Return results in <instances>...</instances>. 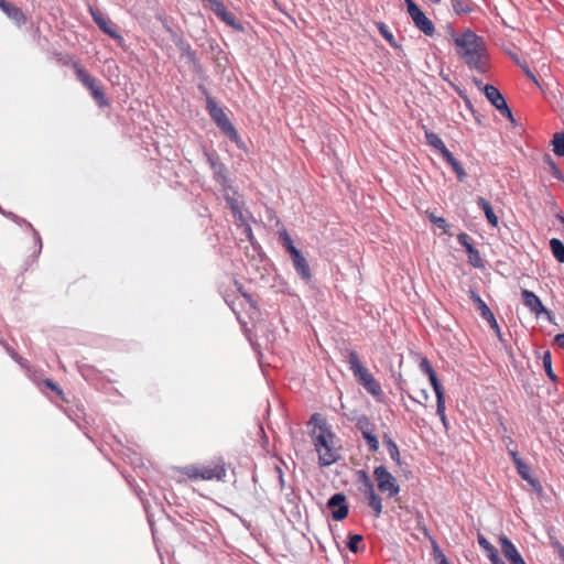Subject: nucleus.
Returning <instances> with one entry per match:
<instances>
[{
    "mask_svg": "<svg viewBox=\"0 0 564 564\" xmlns=\"http://www.w3.org/2000/svg\"><path fill=\"white\" fill-rule=\"evenodd\" d=\"M308 425H313L310 436L318 454V464L330 466L336 463L340 458L334 444L336 435L326 419L319 413H314L308 421Z\"/></svg>",
    "mask_w": 564,
    "mask_h": 564,
    "instance_id": "1",
    "label": "nucleus"
},
{
    "mask_svg": "<svg viewBox=\"0 0 564 564\" xmlns=\"http://www.w3.org/2000/svg\"><path fill=\"white\" fill-rule=\"evenodd\" d=\"M454 43L457 47V54L470 69H476L482 74L487 72V47L481 36L467 29L454 39Z\"/></svg>",
    "mask_w": 564,
    "mask_h": 564,
    "instance_id": "2",
    "label": "nucleus"
},
{
    "mask_svg": "<svg viewBox=\"0 0 564 564\" xmlns=\"http://www.w3.org/2000/svg\"><path fill=\"white\" fill-rule=\"evenodd\" d=\"M346 362L349 370L352 372L356 381L364 387V389L373 397L382 394L380 384L370 373L368 368L361 365L359 356L355 350H348L346 355Z\"/></svg>",
    "mask_w": 564,
    "mask_h": 564,
    "instance_id": "3",
    "label": "nucleus"
},
{
    "mask_svg": "<svg viewBox=\"0 0 564 564\" xmlns=\"http://www.w3.org/2000/svg\"><path fill=\"white\" fill-rule=\"evenodd\" d=\"M199 89L206 96V109L208 115L217 124V127L221 130V132L227 135L232 142L239 143L240 137L237 129L234 127L224 109L217 105L215 99L208 95L207 89L204 86H199Z\"/></svg>",
    "mask_w": 564,
    "mask_h": 564,
    "instance_id": "4",
    "label": "nucleus"
},
{
    "mask_svg": "<svg viewBox=\"0 0 564 564\" xmlns=\"http://www.w3.org/2000/svg\"><path fill=\"white\" fill-rule=\"evenodd\" d=\"M76 77L89 91L99 108L109 106V100L100 85V82L91 76L85 68L76 66Z\"/></svg>",
    "mask_w": 564,
    "mask_h": 564,
    "instance_id": "5",
    "label": "nucleus"
},
{
    "mask_svg": "<svg viewBox=\"0 0 564 564\" xmlns=\"http://www.w3.org/2000/svg\"><path fill=\"white\" fill-rule=\"evenodd\" d=\"M373 477L380 492L387 494L389 498L395 497L400 492V486L392 474L383 466H377L373 470Z\"/></svg>",
    "mask_w": 564,
    "mask_h": 564,
    "instance_id": "6",
    "label": "nucleus"
},
{
    "mask_svg": "<svg viewBox=\"0 0 564 564\" xmlns=\"http://www.w3.org/2000/svg\"><path fill=\"white\" fill-rule=\"evenodd\" d=\"M406 10L412 19L415 28H417L426 36H433L435 34V28L433 22L425 15L420 7L413 0H404Z\"/></svg>",
    "mask_w": 564,
    "mask_h": 564,
    "instance_id": "7",
    "label": "nucleus"
},
{
    "mask_svg": "<svg viewBox=\"0 0 564 564\" xmlns=\"http://www.w3.org/2000/svg\"><path fill=\"white\" fill-rule=\"evenodd\" d=\"M166 31L171 34V39L177 47L181 57L186 58L187 63L194 67H199V59L196 52L192 48L191 44L180 34L175 33L170 26H166Z\"/></svg>",
    "mask_w": 564,
    "mask_h": 564,
    "instance_id": "8",
    "label": "nucleus"
},
{
    "mask_svg": "<svg viewBox=\"0 0 564 564\" xmlns=\"http://www.w3.org/2000/svg\"><path fill=\"white\" fill-rule=\"evenodd\" d=\"M484 94L486 98L490 101V104L505 117H507L510 121H514L511 109L506 102L505 97L501 93L492 85L484 86Z\"/></svg>",
    "mask_w": 564,
    "mask_h": 564,
    "instance_id": "9",
    "label": "nucleus"
},
{
    "mask_svg": "<svg viewBox=\"0 0 564 564\" xmlns=\"http://www.w3.org/2000/svg\"><path fill=\"white\" fill-rule=\"evenodd\" d=\"M326 507L332 511V518L335 521L344 520L349 512L347 498L343 492H336L330 496L327 500Z\"/></svg>",
    "mask_w": 564,
    "mask_h": 564,
    "instance_id": "10",
    "label": "nucleus"
},
{
    "mask_svg": "<svg viewBox=\"0 0 564 564\" xmlns=\"http://www.w3.org/2000/svg\"><path fill=\"white\" fill-rule=\"evenodd\" d=\"M206 160L213 171V176L216 183L224 187V189L230 188L229 180L227 177V169L224 163L218 160L216 153L205 152Z\"/></svg>",
    "mask_w": 564,
    "mask_h": 564,
    "instance_id": "11",
    "label": "nucleus"
},
{
    "mask_svg": "<svg viewBox=\"0 0 564 564\" xmlns=\"http://www.w3.org/2000/svg\"><path fill=\"white\" fill-rule=\"evenodd\" d=\"M457 241L463 248H465V251L467 252L468 256V262L474 268H482V259L480 257L479 251L474 247L471 238L466 232H460L457 236Z\"/></svg>",
    "mask_w": 564,
    "mask_h": 564,
    "instance_id": "12",
    "label": "nucleus"
},
{
    "mask_svg": "<svg viewBox=\"0 0 564 564\" xmlns=\"http://www.w3.org/2000/svg\"><path fill=\"white\" fill-rule=\"evenodd\" d=\"M90 15L98 28L112 39H119L120 35L112 26L111 22L97 9H89Z\"/></svg>",
    "mask_w": 564,
    "mask_h": 564,
    "instance_id": "13",
    "label": "nucleus"
},
{
    "mask_svg": "<svg viewBox=\"0 0 564 564\" xmlns=\"http://www.w3.org/2000/svg\"><path fill=\"white\" fill-rule=\"evenodd\" d=\"M499 541L501 551L510 564H527L514 544L507 536H501Z\"/></svg>",
    "mask_w": 564,
    "mask_h": 564,
    "instance_id": "14",
    "label": "nucleus"
},
{
    "mask_svg": "<svg viewBox=\"0 0 564 564\" xmlns=\"http://www.w3.org/2000/svg\"><path fill=\"white\" fill-rule=\"evenodd\" d=\"M290 258L292 260L296 273L301 276V279L304 280L305 282L311 281V269L307 260L302 254V252L299 250L295 253L291 254Z\"/></svg>",
    "mask_w": 564,
    "mask_h": 564,
    "instance_id": "15",
    "label": "nucleus"
},
{
    "mask_svg": "<svg viewBox=\"0 0 564 564\" xmlns=\"http://www.w3.org/2000/svg\"><path fill=\"white\" fill-rule=\"evenodd\" d=\"M212 9H213L214 13L219 19H221V21H224L226 24H228L229 26H231V28H234V29H236L238 31L242 30V26L239 23H237L235 14L231 13L230 11H228L226 9L225 4L220 0H217L212 6Z\"/></svg>",
    "mask_w": 564,
    "mask_h": 564,
    "instance_id": "16",
    "label": "nucleus"
},
{
    "mask_svg": "<svg viewBox=\"0 0 564 564\" xmlns=\"http://www.w3.org/2000/svg\"><path fill=\"white\" fill-rule=\"evenodd\" d=\"M195 478H200L204 480H224L226 477V469L221 465L216 466H202L199 474H192Z\"/></svg>",
    "mask_w": 564,
    "mask_h": 564,
    "instance_id": "17",
    "label": "nucleus"
},
{
    "mask_svg": "<svg viewBox=\"0 0 564 564\" xmlns=\"http://www.w3.org/2000/svg\"><path fill=\"white\" fill-rule=\"evenodd\" d=\"M523 304L530 308L532 313L535 315H540L541 313H549L547 310L542 304L539 296H536L532 291L522 290L521 292Z\"/></svg>",
    "mask_w": 564,
    "mask_h": 564,
    "instance_id": "18",
    "label": "nucleus"
},
{
    "mask_svg": "<svg viewBox=\"0 0 564 564\" xmlns=\"http://www.w3.org/2000/svg\"><path fill=\"white\" fill-rule=\"evenodd\" d=\"M514 466H516L518 474L520 475V477L523 480L528 481V484L535 491H538V492L542 491L541 482L531 475V467L524 460H521V462L516 460Z\"/></svg>",
    "mask_w": 564,
    "mask_h": 564,
    "instance_id": "19",
    "label": "nucleus"
},
{
    "mask_svg": "<svg viewBox=\"0 0 564 564\" xmlns=\"http://www.w3.org/2000/svg\"><path fill=\"white\" fill-rule=\"evenodd\" d=\"M449 2L456 15L470 14L478 10V6L473 0H449Z\"/></svg>",
    "mask_w": 564,
    "mask_h": 564,
    "instance_id": "20",
    "label": "nucleus"
},
{
    "mask_svg": "<svg viewBox=\"0 0 564 564\" xmlns=\"http://www.w3.org/2000/svg\"><path fill=\"white\" fill-rule=\"evenodd\" d=\"M478 544L486 551L491 564H506L499 556L498 550L482 535L478 534Z\"/></svg>",
    "mask_w": 564,
    "mask_h": 564,
    "instance_id": "21",
    "label": "nucleus"
},
{
    "mask_svg": "<svg viewBox=\"0 0 564 564\" xmlns=\"http://www.w3.org/2000/svg\"><path fill=\"white\" fill-rule=\"evenodd\" d=\"M469 297L470 300L475 303L477 310L479 311L480 313V316L485 319V321H492L495 322V315L494 313L491 312V310L488 307V305L482 301V299L479 296V294L474 291V290H469Z\"/></svg>",
    "mask_w": 564,
    "mask_h": 564,
    "instance_id": "22",
    "label": "nucleus"
},
{
    "mask_svg": "<svg viewBox=\"0 0 564 564\" xmlns=\"http://www.w3.org/2000/svg\"><path fill=\"white\" fill-rule=\"evenodd\" d=\"M0 8L18 25L25 23L26 18H25L24 13L15 4L4 0V2L0 6Z\"/></svg>",
    "mask_w": 564,
    "mask_h": 564,
    "instance_id": "23",
    "label": "nucleus"
},
{
    "mask_svg": "<svg viewBox=\"0 0 564 564\" xmlns=\"http://www.w3.org/2000/svg\"><path fill=\"white\" fill-rule=\"evenodd\" d=\"M442 156L452 166L453 171L457 175L458 181L463 182L466 178L467 174L460 162L454 158V155L448 149H444Z\"/></svg>",
    "mask_w": 564,
    "mask_h": 564,
    "instance_id": "24",
    "label": "nucleus"
},
{
    "mask_svg": "<svg viewBox=\"0 0 564 564\" xmlns=\"http://www.w3.org/2000/svg\"><path fill=\"white\" fill-rule=\"evenodd\" d=\"M476 203H477V206L485 213V216H486L488 223L492 227H497L498 226V217L496 216L491 204L486 198H484L481 196H479L477 198Z\"/></svg>",
    "mask_w": 564,
    "mask_h": 564,
    "instance_id": "25",
    "label": "nucleus"
},
{
    "mask_svg": "<svg viewBox=\"0 0 564 564\" xmlns=\"http://www.w3.org/2000/svg\"><path fill=\"white\" fill-rule=\"evenodd\" d=\"M369 507L375 511V516L379 517L382 512V499L376 494L375 489L365 492Z\"/></svg>",
    "mask_w": 564,
    "mask_h": 564,
    "instance_id": "26",
    "label": "nucleus"
},
{
    "mask_svg": "<svg viewBox=\"0 0 564 564\" xmlns=\"http://www.w3.org/2000/svg\"><path fill=\"white\" fill-rule=\"evenodd\" d=\"M423 531L424 534L431 539L434 560L437 561L438 564H449L447 557L438 546L437 542L430 535L429 530L424 528Z\"/></svg>",
    "mask_w": 564,
    "mask_h": 564,
    "instance_id": "27",
    "label": "nucleus"
},
{
    "mask_svg": "<svg viewBox=\"0 0 564 564\" xmlns=\"http://www.w3.org/2000/svg\"><path fill=\"white\" fill-rule=\"evenodd\" d=\"M549 245L553 257L560 263H564V243L557 238H552Z\"/></svg>",
    "mask_w": 564,
    "mask_h": 564,
    "instance_id": "28",
    "label": "nucleus"
},
{
    "mask_svg": "<svg viewBox=\"0 0 564 564\" xmlns=\"http://www.w3.org/2000/svg\"><path fill=\"white\" fill-rule=\"evenodd\" d=\"M279 241L285 248L290 256L299 251V249L294 246L292 238L290 237L289 232L285 229L279 232Z\"/></svg>",
    "mask_w": 564,
    "mask_h": 564,
    "instance_id": "29",
    "label": "nucleus"
},
{
    "mask_svg": "<svg viewBox=\"0 0 564 564\" xmlns=\"http://www.w3.org/2000/svg\"><path fill=\"white\" fill-rule=\"evenodd\" d=\"M225 200H226L228 207L232 210L237 220L243 223L245 219H243V215L240 210V204H239L238 199L230 196L229 194H225Z\"/></svg>",
    "mask_w": 564,
    "mask_h": 564,
    "instance_id": "30",
    "label": "nucleus"
},
{
    "mask_svg": "<svg viewBox=\"0 0 564 564\" xmlns=\"http://www.w3.org/2000/svg\"><path fill=\"white\" fill-rule=\"evenodd\" d=\"M542 365L549 379L553 382H556L557 377L552 369V356L549 350L544 351L542 356Z\"/></svg>",
    "mask_w": 564,
    "mask_h": 564,
    "instance_id": "31",
    "label": "nucleus"
},
{
    "mask_svg": "<svg viewBox=\"0 0 564 564\" xmlns=\"http://www.w3.org/2000/svg\"><path fill=\"white\" fill-rule=\"evenodd\" d=\"M426 142L429 145L435 148L443 154L444 149H447L443 140L434 132H425Z\"/></svg>",
    "mask_w": 564,
    "mask_h": 564,
    "instance_id": "32",
    "label": "nucleus"
},
{
    "mask_svg": "<svg viewBox=\"0 0 564 564\" xmlns=\"http://www.w3.org/2000/svg\"><path fill=\"white\" fill-rule=\"evenodd\" d=\"M378 31L382 35V37L393 47L398 48L399 45L392 34V32L388 29V26L383 22L376 23Z\"/></svg>",
    "mask_w": 564,
    "mask_h": 564,
    "instance_id": "33",
    "label": "nucleus"
},
{
    "mask_svg": "<svg viewBox=\"0 0 564 564\" xmlns=\"http://www.w3.org/2000/svg\"><path fill=\"white\" fill-rule=\"evenodd\" d=\"M364 540V536L361 534L349 532L347 535V547L352 553L359 552V543Z\"/></svg>",
    "mask_w": 564,
    "mask_h": 564,
    "instance_id": "34",
    "label": "nucleus"
},
{
    "mask_svg": "<svg viewBox=\"0 0 564 564\" xmlns=\"http://www.w3.org/2000/svg\"><path fill=\"white\" fill-rule=\"evenodd\" d=\"M356 429L364 434V432L375 431V424L367 415H360L356 421Z\"/></svg>",
    "mask_w": 564,
    "mask_h": 564,
    "instance_id": "35",
    "label": "nucleus"
},
{
    "mask_svg": "<svg viewBox=\"0 0 564 564\" xmlns=\"http://www.w3.org/2000/svg\"><path fill=\"white\" fill-rule=\"evenodd\" d=\"M8 217L11 218L18 225H25L28 228H30L34 234L35 241L39 243L40 248L42 247V240H41L39 232L32 227V225L29 221L17 216L15 214H13L11 212L8 213Z\"/></svg>",
    "mask_w": 564,
    "mask_h": 564,
    "instance_id": "36",
    "label": "nucleus"
},
{
    "mask_svg": "<svg viewBox=\"0 0 564 564\" xmlns=\"http://www.w3.org/2000/svg\"><path fill=\"white\" fill-rule=\"evenodd\" d=\"M553 152L555 155L563 158L564 156V134L556 132L553 135Z\"/></svg>",
    "mask_w": 564,
    "mask_h": 564,
    "instance_id": "37",
    "label": "nucleus"
},
{
    "mask_svg": "<svg viewBox=\"0 0 564 564\" xmlns=\"http://www.w3.org/2000/svg\"><path fill=\"white\" fill-rule=\"evenodd\" d=\"M361 435L365 438V441L368 445V449L370 452L375 453L379 449V441H378L377 436L375 435V431L364 432V434H361Z\"/></svg>",
    "mask_w": 564,
    "mask_h": 564,
    "instance_id": "38",
    "label": "nucleus"
},
{
    "mask_svg": "<svg viewBox=\"0 0 564 564\" xmlns=\"http://www.w3.org/2000/svg\"><path fill=\"white\" fill-rule=\"evenodd\" d=\"M545 162L549 164L550 173L552 174V176L557 181H564V176L561 170L557 167V165L554 163L550 155H546Z\"/></svg>",
    "mask_w": 564,
    "mask_h": 564,
    "instance_id": "39",
    "label": "nucleus"
},
{
    "mask_svg": "<svg viewBox=\"0 0 564 564\" xmlns=\"http://www.w3.org/2000/svg\"><path fill=\"white\" fill-rule=\"evenodd\" d=\"M388 453L393 462H395L398 465H400V451L394 441L388 442L387 446Z\"/></svg>",
    "mask_w": 564,
    "mask_h": 564,
    "instance_id": "40",
    "label": "nucleus"
},
{
    "mask_svg": "<svg viewBox=\"0 0 564 564\" xmlns=\"http://www.w3.org/2000/svg\"><path fill=\"white\" fill-rule=\"evenodd\" d=\"M429 218H430V221L433 225H435L436 227L443 229V231L445 234L448 232L449 226H448L447 221L443 217H438V216H435L434 214H431L429 216Z\"/></svg>",
    "mask_w": 564,
    "mask_h": 564,
    "instance_id": "41",
    "label": "nucleus"
},
{
    "mask_svg": "<svg viewBox=\"0 0 564 564\" xmlns=\"http://www.w3.org/2000/svg\"><path fill=\"white\" fill-rule=\"evenodd\" d=\"M513 61L517 63V65L519 67L522 68V70L524 72V74L530 78L532 79L535 84H538V80L534 76V74L531 72V69L529 68L527 62H521L516 55L512 56Z\"/></svg>",
    "mask_w": 564,
    "mask_h": 564,
    "instance_id": "42",
    "label": "nucleus"
},
{
    "mask_svg": "<svg viewBox=\"0 0 564 564\" xmlns=\"http://www.w3.org/2000/svg\"><path fill=\"white\" fill-rule=\"evenodd\" d=\"M359 479L362 482V485L365 486V492H368L371 489H375L370 477L368 476V474L365 470L359 471Z\"/></svg>",
    "mask_w": 564,
    "mask_h": 564,
    "instance_id": "43",
    "label": "nucleus"
},
{
    "mask_svg": "<svg viewBox=\"0 0 564 564\" xmlns=\"http://www.w3.org/2000/svg\"><path fill=\"white\" fill-rule=\"evenodd\" d=\"M419 367L420 370L424 372L426 376L435 371L427 358H422Z\"/></svg>",
    "mask_w": 564,
    "mask_h": 564,
    "instance_id": "44",
    "label": "nucleus"
},
{
    "mask_svg": "<svg viewBox=\"0 0 564 564\" xmlns=\"http://www.w3.org/2000/svg\"><path fill=\"white\" fill-rule=\"evenodd\" d=\"M432 388L435 392L436 400L445 399V392H444V389H443V386L441 384V382L433 384Z\"/></svg>",
    "mask_w": 564,
    "mask_h": 564,
    "instance_id": "45",
    "label": "nucleus"
},
{
    "mask_svg": "<svg viewBox=\"0 0 564 564\" xmlns=\"http://www.w3.org/2000/svg\"><path fill=\"white\" fill-rule=\"evenodd\" d=\"M436 414L438 416L445 415V399L436 400Z\"/></svg>",
    "mask_w": 564,
    "mask_h": 564,
    "instance_id": "46",
    "label": "nucleus"
},
{
    "mask_svg": "<svg viewBox=\"0 0 564 564\" xmlns=\"http://www.w3.org/2000/svg\"><path fill=\"white\" fill-rule=\"evenodd\" d=\"M45 386L47 388H50L51 390L55 391L57 394H62V390L59 389V387L51 379H46L45 381Z\"/></svg>",
    "mask_w": 564,
    "mask_h": 564,
    "instance_id": "47",
    "label": "nucleus"
},
{
    "mask_svg": "<svg viewBox=\"0 0 564 564\" xmlns=\"http://www.w3.org/2000/svg\"><path fill=\"white\" fill-rule=\"evenodd\" d=\"M199 470H200V467L198 466H188L186 468V475L191 478V479H196L194 476H192V474H199Z\"/></svg>",
    "mask_w": 564,
    "mask_h": 564,
    "instance_id": "48",
    "label": "nucleus"
},
{
    "mask_svg": "<svg viewBox=\"0 0 564 564\" xmlns=\"http://www.w3.org/2000/svg\"><path fill=\"white\" fill-rule=\"evenodd\" d=\"M554 341L558 345V347L564 349V333L555 335Z\"/></svg>",
    "mask_w": 564,
    "mask_h": 564,
    "instance_id": "49",
    "label": "nucleus"
},
{
    "mask_svg": "<svg viewBox=\"0 0 564 564\" xmlns=\"http://www.w3.org/2000/svg\"><path fill=\"white\" fill-rule=\"evenodd\" d=\"M509 454H510V456H511V458H512V463H513L514 465H516V460H518V462L523 460V459L519 456V454H518V452H517V451H510V452H509Z\"/></svg>",
    "mask_w": 564,
    "mask_h": 564,
    "instance_id": "50",
    "label": "nucleus"
},
{
    "mask_svg": "<svg viewBox=\"0 0 564 564\" xmlns=\"http://www.w3.org/2000/svg\"><path fill=\"white\" fill-rule=\"evenodd\" d=\"M427 377H429V380H430V382H431V386H433V384H435V383L440 382V380H438V378H437V376H436V372H435V371H434V372H432V373H430Z\"/></svg>",
    "mask_w": 564,
    "mask_h": 564,
    "instance_id": "51",
    "label": "nucleus"
},
{
    "mask_svg": "<svg viewBox=\"0 0 564 564\" xmlns=\"http://www.w3.org/2000/svg\"><path fill=\"white\" fill-rule=\"evenodd\" d=\"M553 546L558 551L560 554L564 553V546L558 541L553 542Z\"/></svg>",
    "mask_w": 564,
    "mask_h": 564,
    "instance_id": "52",
    "label": "nucleus"
},
{
    "mask_svg": "<svg viewBox=\"0 0 564 564\" xmlns=\"http://www.w3.org/2000/svg\"><path fill=\"white\" fill-rule=\"evenodd\" d=\"M475 85L478 87L479 90L484 91V86H486L487 84H484L480 79L478 78H474L473 79Z\"/></svg>",
    "mask_w": 564,
    "mask_h": 564,
    "instance_id": "53",
    "label": "nucleus"
},
{
    "mask_svg": "<svg viewBox=\"0 0 564 564\" xmlns=\"http://www.w3.org/2000/svg\"><path fill=\"white\" fill-rule=\"evenodd\" d=\"M440 419H441V422H442V424H443L444 429L447 431V430L449 429V424H448V421H447L446 414H445V415H443V416H440Z\"/></svg>",
    "mask_w": 564,
    "mask_h": 564,
    "instance_id": "54",
    "label": "nucleus"
},
{
    "mask_svg": "<svg viewBox=\"0 0 564 564\" xmlns=\"http://www.w3.org/2000/svg\"><path fill=\"white\" fill-rule=\"evenodd\" d=\"M245 232H246L247 237L249 238V240H252V230L249 225H246Z\"/></svg>",
    "mask_w": 564,
    "mask_h": 564,
    "instance_id": "55",
    "label": "nucleus"
},
{
    "mask_svg": "<svg viewBox=\"0 0 564 564\" xmlns=\"http://www.w3.org/2000/svg\"><path fill=\"white\" fill-rule=\"evenodd\" d=\"M487 322H488V323L490 324V326H491L494 329H496V330H497V333L499 334V326H498L497 321L495 319V322H492V321H487Z\"/></svg>",
    "mask_w": 564,
    "mask_h": 564,
    "instance_id": "56",
    "label": "nucleus"
},
{
    "mask_svg": "<svg viewBox=\"0 0 564 564\" xmlns=\"http://www.w3.org/2000/svg\"><path fill=\"white\" fill-rule=\"evenodd\" d=\"M420 394H421V398H422L423 400H427V399H429V392H427L425 389H422V390L420 391Z\"/></svg>",
    "mask_w": 564,
    "mask_h": 564,
    "instance_id": "57",
    "label": "nucleus"
},
{
    "mask_svg": "<svg viewBox=\"0 0 564 564\" xmlns=\"http://www.w3.org/2000/svg\"><path fill=\"white\" fill-rule=\"evenodd\" d=\"M393 441L388 434L383 435V443L388 446V442Z\"/></svg>",
    "mask_w": 564,
    "mask_h": 564,
    "instance_id": "58",
    "label": "nucleus"
},
{
    "mask_svg": "<svg viewBox=\"0 0 564 564\" xmlns=\"http://www.w3.org/2000/svg\"><path fill=\"white\" fill-rule=\"evenodd\" d=\"M556 218H557V219L563 224V226H564V215H562V214H557V215H556Z\"/></svg>",
    "mask_w": 564,
    "mask_h": 564,
    "instance_id": "59",
    "label": "nucleus"
},
{
    "mask_svg": "<svg viewBox=\"0 0 564 564\" xmlns=\"http://www.w3.org/2000/svg\"><path fill=\"white\" fill-rule=\"evenodd\" d=\"M0 213H1L2 215H4V216H7V217H8V213H9V212L3 210V208H1V207H0Z\"/></svg>",
    "mask_w": 564,
    "mask_h": 564,
    "instance_id": "60",
    "label": "nucleus"
},
{
    "mask_svg": "<svg viewBox=\"0 0 564 564\" xmlns=\"http://www.w3.org/2000/svg\"><path fill=\"white\" fill-rule=\"evenodd\" d=\"M278 470H279V473H280V481H281V484H283V476H282V471H281V469H280V468H278Z\"/></svg>",
    "mask_w": 564,
    "mask_h": 564,
    "instance_id": "61",
    "label": "nucleus"
},
{
    "mask_svg": "<svg viewBox=\"0 0 564 564\" xmlns=\"http://www.w3.org/2000/svg\"><path fill=\"white\" fill-rule=\"evenodd\" d=\"M243 297H246L249 302H251V297L247 294H243Z\"/></svg>",
    "mask_w": 564,
    "mask_h": 564,
    "instance_id": "62",
    "label": "nucleus"
},
{
    "mask_svg": "<svg viewBox=\"0 0 564 564\" xmlns=\"http://www.w3.org/2000/svg\"><path fill=\"white\" fill-rule=\"evenodd\" d=\"M467 106H468L469 109H471V104H470L469 100H467Z\"/></svg>",
    "mask_w": 564,
    "mask_h": 564,
    "instance_id": "63",
    "label": "nucleus"
},
{
    "mask_svg": "<svg viewBox=\"0 0 564 564\" xmlns=\"http://www.w3.org/2000/svg\"><path fill=\"white\" fill-rule=\"evenodd\" d=\"M430 1H431V2H433V3H438V2H441V0H430Z\"/></svg>",
    "mask_w": 564,
    "mask_h": 564,
    "instance_id": "64",
    "label": "nucleus"
}]
</instances>
